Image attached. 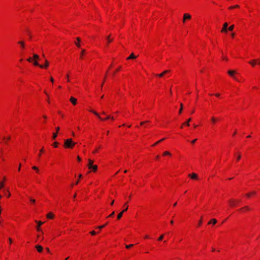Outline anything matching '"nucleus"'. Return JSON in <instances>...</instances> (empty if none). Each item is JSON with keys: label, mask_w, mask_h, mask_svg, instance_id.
<instances>
[{"label": "nucleus", "mask_w": 260, "mask_h": 260, "mask_svg": "<svg viewBox=\"0 0 260 260\" xmlns=\"http://www.w3.org/2000/svg\"><path fill=\"white\" fill-rule=\"evenodd\" d=\"M76 39L79 42L80 41V39L79 38H77Z\"/></svg>", "instance_id": "nucleus-58"}, {"label": "nucleus", "mask_w": 260, "mask_h": 260, "mask_svg": "<svg viewBox=\"0 0 260 260\" xmlns=\"http://www.w3.org/2000/svg\"><path fill=\"white\" fill-rule=\"evenodd\" d=\"M228 26V23L227 22L224 23L223 24V28L221 30V31L222 32H226L227 29H228L227 28Z\"/></svg>", "instance_id": "nucleus-6"}, {"label": "nucleus", "mask_w": 260, "mask_h": 260, "mask_svg": "<svg viewBox=\"0 0 260 260\" xmlns=\"http://www.w3.org/2000/svg\"><path fill=\"white\" fill-rule=\"evenodd\" d=\"M77 159L79 161L81 160V158L79 156L77 157Z\"/></svg>", "instance_id": "nucleus-54"}, {"label": "nucleus", "mask_w": 260, "mask_h": 260, "mask_svg": "<svg viewBox=\"0 0 260 260\" xmlns=\"http://www.w3.org/2000/svg\"><path fill=\"white\" fill-rule=\"evenodd\" d=\"M76 45L77 46V47H80V44H79V43H75Z\"/></svg>", "instance_id": "nucleus-50"}, {"label": "nucleus", "mask_w": 260, "mask_h": 260, "mask_svg": "<svg viewBox=\"0 0 260 260\" xmlns=\"http://www.w3.org/2000/svg\"><path fill=\"white\" fill-rule=\"evenodd\" d=\"M107 223H106V224H104L103 225H101V226H98L96 228L101 230V229L104 228L106 226V225H107Z\"/></svg>", "instance_id": "nucleus-24"}, {"label": "nucleus", "mask_w": 260, "mask_h": 260, "mask_svg": "<svg viewBox=\"0 0 260 260\" xmlns=\"http://www.w3.org/2000/svg\"><path fill=\"white\" fill-rule=\"evenodd\" d=\"M35 222L38 223V226H37V230L38 231H40L41 229L40 228V226L43 224V222L40 221H38L37 220H36Z\"/></svg>", "instance_id": "nucleus-4"}, {"label": "nucleus", "mask_w": 260, "mask_h": 260, "mask_svg": "<svg viewBox=\"0 0 260 260\" xmlns=\"http://www.w3.org/2000/svg\"><path fill=\"white\" fill-rule=\"evenodd\" d=\"M107 41H108V43H110L112 41V40L110 39V37L109 36H108L107 37Z\"/></svg>", "instance_id": "nucleus-40"}, {"label": "nucleus", "mask_w": 260, "mask_h": 260, "mask_svg": "<svg viewBox=\"0 0 260 260\" xmlns=\"http://www.w3.org/2000/svg\"><path fill=\"white\" fill-rule=\"evenodd\" d=\"M58 143L57 142H55L53 144V146L54 147H57V145H58Z\"/></svg>", "instance_id": "nucleus-36"}, {"label": "nucleus", "mask_w": 260, "mask_h": 260, "mask_svg": "<svg viewBox=\"0 0 260 260\" xmlns=\"http://www.w3.org/2000/svg\"><path fill=\"white\" fill-rule=\"evenodd\" d=\"M230 203L232 206H234L235 205V201L234 200H230Z\"/></svg>", "instance_id": "nucleus-25"}, {"label": "nucleus", "mask_w": 260, "mask_h": 260, "mask_svg": "<svg viewBox=\"0 0 260 260\" xmlns=\"http://www.w3.org/2000/svg\"><path fill=\"white\" fill-rule=\"evenodd\" d=\"M219 95H220V94L219 93L215 94V96H217V97H219Z\"/></svg>", "instance_id": "nucleus-57"}, {"label": "nucleus", "mask_w": 260, "mask_h": 260, "mask_svg": "<svg viewBox=\"0 0 260 260\" xmlns=\"http://www.w3.org/2000/svg\"><path fill=\"white\" fill-rule=\"evenodd\" d=\"M183 109V105L182 103L180 104V108L179 110V114H180L182 112V110Z\"/></svg>", "instance_id": "nucleus-23"}, {"label": "nucleus", "mask_w": 260, "mask_h": 260, "mask_svg": "<svg viewBox=\"0 0 260 260\" xmlns=\"http://www.w3.org/2000/svg\"><path fill=\"white\" fill-rule=\"evenodd\" d=\"M240 158H241V155H240V154H239L238 155V156H237V160H240Z\"/></svg>", "instance_id": "nucleus-45"}, {"label": "nucleus", "mask_w": 260, "mask_h": 260, "mask_svg": "<svg viewBox=\"0 0 260 260\" xmlns=\"http://www.w3.org/2000/svg\"><path fill=\"white\" fill-rule=\"evenodd\" d=\"M106 77V75H105V77H104V80H103V83H102V84L101 85V88H102V87L103 86Z\"/></svg>", "instance_id": "nucleus-41"}, {"label": "nucleus", "mask_w": 260, "mask_h": 260, "mask_svg": "<svg viewBox=\"0 0 260 260\" xmlns=\"http://www.w3.org/2000/svg\"><path fill=\"white\" fill-rule=\"evenodd\" d=\"M257 61H258V59H253V60H252L251 61H249L248 62L252 67H254L255 66L256 62H257Z\"/></svg>", "instance_id": "nucleus-5"}, {"label": "nucleus", "mask_w": 260, "mask_h": 260, "mask_svg": "<svg viewBox=\"0 0 260 260\" xmlns=\"http://www.w3.org/2000/svg\"><path fill=\"white\" fill-rule=\"evenodd\" d=\"M4 186V183L2 182H0V190Z\"/></svg>", "instance_id": "nucleus-28"}, {"label": "nucleus", "mask_w": 260, "mask_h": 260, "mask_svg": "<svg viewBox=\"0 0 260 260\" xmlns=\"http://www.w3.org/2000/svg\"><path fill=\"white\" fill-rule=\"evenodd\" d=\"M49 65V63H48V61L46 60H45V65L43 66V68L45 67V68H47Z\"/></svg>", "instance_id": "nucleus-26"}, {"label": "nucleus", "mask_w": 260, "mask_h": 260, "mask_svg": "<svg viewBox=\"0 0 260 260\" xmlns=\"http://www.w3.org/2000/svg\"><path fill=\"white\" fill-rule=\"evenodd\" d=\"M188 176L190 177V178L192 179H197L198 175L196 173H192L191 174H189Z\"/></svg>", "instance_id": "nucleus-8"}, {"label": "nucleus", "mask_w": 260, "mask_h": 260, "mask_svg": "<svg viewBox=\"0 0 260 260\" xmlns=\"http://www.w3.org/2000/svg\"><path fill=\"white\" fill-rule=\"evenodd\" d=\"M50 81H51L52 82H53V78H52V77H51V78H50Z\"/></svg>", "instance_id": "nucleus-60"}, {"label": "nucleus", "mask_w": 260, "mask_h": 260, "mask_svg": "<svg viewBox=\"0 0 260 260\" xmlns=\"http://www.w3.org/2000/svg\"><path fill=\"white\" fill-rule=\"evenodd\" d=\"M211 120H212V122L214 123H215L216 121V118L214 117H212L211 118Z\"/></svg>", "instance_id": "nucleus-29"}, {"label": "nucleus", "mask_w": 260, "mask_h": 260, "mask_svg": "<svg viewBox=\"0 0 260 260\" xmlns=\"http://www.w3.org/2000/svg\"><path fill=\"white\" fill-rule=\"evenodd\" d=\"M70 101L74 105H75L77 104V99L74 97H71L70 98Z\"/></svg>", "instance_id": "nucleus-12"}, {"label": "nucleus", "mask_w": 260, "mask_h": 260, "mask_svg": "<svg viewBox=\"0 0 260 260\" xmlns=\"http://www.w3.org/2000/svg\"><path fill=\"white\" fill-rule=\"evenodd\" d=\"M183 16H185V17H186V16H191V15L190 14H188V13H184L183 14Z\"/></svg>", "instance_id": "nucleus-37"}, {"label": "nucleus", "mask_w": 260, "mask_h": 260, "mask_svg": "<svg viewBox=\"0 0 260 260\" xmlns=\"http://www.w3.org/2000/svg\"><path fill=\"white\" fill-rule=\"evenodd\" d=\"M114 200H113L111 202V205H112L113 204H114Z\"/></svg>", "instance_id": "nucleus-62"}, {"label": "nucleus", "mask_w": 260, "mask_h": 260, "mask_svg": "<svg viewBox=\"0 0 260 260\" xmlns=\"http://www.w3.org/2000/svg\"><path fill=\"white\" fill-rule=\"evenodd\" d=\"M90 234H91L92 235H95V234H96V233H95V231H91V232H90Z\"/></svg>", "instance_id": "nucleus-44"}, {"label": "nucleus", "mask_w": 260, "mask_h": 260, "mask_svg": "<svg viewBox=\"0 0 260 260\" xmlns=\"http://www.w3.org/2000/svg\"><path fill=\"white\" fill-rule=\"evenodd\" d=\"M47 217L48 218L52 219L53 217V214L51 213H49L47 215Z\"/></svg>", "instance_id": "nucleus-17"}, {"label": "nucleus", "mask_w": 260, "mask_h": 260, "mask_svg": "<svg viewBox=\"0 0 260 260\" xmlns=\"http://www.w3.org/2000/svg\"><path fill=\"white\" fill-rule=\"evenodd\" d=\"M250 193H251V195H252V194L254 195L256 194V192H255V191H253L251 192Z\"/></svg>", "instance_id": "nucleus-51"}, {"label": "nucleus", "mask_w": 260, "mask_h": 260, "mask_svg": "<svg viewBox=\"0 0 260 260\" xmlns=\"http://www.w3.org/2000/svg\"><path fill=\"white\" fill-rule=\"evenodd\" d=\"M114 213H114V211H113V212H112V213H111V214H110L108 216V217H110L113 216L114 215Z\"/></svg>", "instance_id": "nucleus-42"}, {"label": "nucleus", "mask_w": 260, "mask_h": 260, "mask_svg": "<svg viewBox=\"0 0 260 260\" xmlns=\"http://www.w3.org/2000/svg\"><path fill=\"white\" fill-rule=\"evenodd\" d=\"M165 139V138H163L160 140H159L158 141H157V142H156L155 144H154L153 145V146H154L155 145H156L157 144H159V143H160L161 142H162V141H164V140Z\"/></svg>", "instance_id": "nucleus-20"}, {"label": "nucleus", "mask_w": 260, "mask_h": 260, "mask_svg": "<svg viewBox=\"0 0 260 260\" xmlns=\"http://www.w3.org/2000/svg\"><path fill=\"white\" fill-rule=\"evenodd\" d=\"M93 160H92L90 159H88V167L89 169H91V167H92L93 166Z\"/></svg>", "instance_id": "nucleus-10"}, {"label": "nucleus", "mask_w": 260, "mask_h": 260, "mask_svg": "<svg viewBox=\"0 0 260 260\" xmlns=\"http://www.w3.org/2000/svg\"><path fill=\"white\" fill-rule=\"evenodd\" d=\"M149 122V121H142L140 123V124L141 125H143L144 123H148Z\"/></svg>", "instance_id": "nucleus-35"}, {"label": "nucleus", "mask_w": 260, "mask_h": 260, "mask_svg": "<svg viewBox=\"0 0 260 260\" xmlns=\"http://www.w3.org/2000/svg\"><path fill=\"white\" fill-rule=\"evenodd\" d=\"M233 29H234V25H233L230 26L229 27V28H228V29H229L230 31H232V30H233Z\"/></svg>", "instance_id": "nucleus-33"}, {"label": "nucleus", "mask_w": 260, "mask_h": 260, "mask_svg": "<svg viewBox=\"0 0 260 260\" xmlns=\"http://www.w3.org/2000/svg\"><path fill=\"white\" fill-rule=\"evenodd\" d=\"M59 130V127H56V133H53V136H52V139H56V138L57 137V132Z\"/></svg>", "instance_id": "nucleus-7"}, {"label": "nucleus", "mask_w": 260, "mask_h": 260, "mask_svg": "<svg viewBox=\"0 0 260 260\" xmlns=\"http://www.w3.org/2000/svg\"><path fill=\"white\" fill-rule=\"evenodd\" d=\"M191 121V118H189L186 122H185L183 123V125H186L187 126H189V122Z\"/></svg>", "instance_id": "nucleus-16"}, {"label": "nucleus", "mask_w": 260, "mask_h": 260, "mask_svg": "<svg viewBox=\"0 0 260 260\" xmlns=\"http://www.w3.org/2000/svg\"><path fill=\"white\" fill-rule=\"evenodd\" d=\"M75 144L72 139H68L64 140L63 146L66 148H72Z\"/></svg>", "instance_id": "nucleus-1"}, {"label": "nucleus", "mask_w": 260, "mask_h": 260, "mask_svg": "<svg viewBox=\"0 0 260 260\" xmlns=\"http://www.w3.org/2000/svg\"><path fill=\"white\" fill-rule=\"evenodd\" d=\"M36 248L39 252H41L42 251L43 247L41 245H37L36 246Z\"/></svg>", "instance_id": "nucleus-13"}, {"label": "nucleus", "mask_w": 260, "mask_h": 260, "mask_svg": "<svg viewBox=\"0 0 260 260\" xmlns=\"http://www.w3.org/2000/svg\"><path fill=\"white\" fill-rule=\"evenodd\" d=\"M10 139H11V137L9 136V137H8L7 138V140H10Z\"/></svg>", "instance_id": "nucleus-64"}, {"label": "nucleus", "mask_w": 260, "mask_h": 260, "mask_svg": "<svg viewBox=\"0 0 260 260\" xmlns=\"http://www.w3.org/2000/svg\"><path fill=\"white\" fill-rule=\"evenodd\" d=\"M32 169H34V170L36 171H37V172H39V169H38V168L37 167H36V166H34V167H32Z\"/></svg>", "instance_id": "nucleus-30"}, {"label": "nucleus", "mask_w": 260, "mask_h": 260, "mask_svg": "<svg viewBox=\"0 0 260 260\" xmlns=\"http://www.w3.org/2000/svg\"><path fill=\"white\" fill-rule=\"evenodd\" d=\"M246 196L247 197H250V196H251V193H247L246 194Z\"/></svg>", "instance_id": "nucleus-55"}, {"label": "nucleus", "mask_w": 260, "mask_h": 260, "mask_svg": "<svg viewBox=\"0 0 260 260\" xmlns=\"http://www.w3.org/2000/svg\"><path fill=\"white\" fill-rule=\"evenodd\" d=\"M202 223V218L200 220L199 222V225H201Z\"/></svg>", "instance_id": "nucleus-48"}, {"label": "nucleus", "mask_w": 260, "mask_h": 260, "mask_svg": "<svg viewBox=\"0 0 260 260\" xmlns=\"http://www.w3.org/2000/svg\"><path fill=\"white\" fill-rule=\"evenodd\" d=\"M137 58V56H135L134 53H131V54L127 58V59H135Z\"/></svg>", "instance_id": "nucleus-14"}, {"label": "nucleus", "mask_w": 260, "mask_h": 260, "mask_svg": "<svg viewBox=\"0 0 260 260\" xmlns=\"http://www.w3.org/2000/svg\"><path fill=\"white\" fill-rule=\"evenodd\" d=\"M20 168H21V164H19V166L18 167V171L20 170Z\"/></svg>", "instance_id": "nucleus-56"}, {"label": "nucleus", "mask_w": 260, "mask_h": 260, "mask_svg": "<svg viewBox=\"0 0 260 260\" xmlns=\"http://www.w3.org/2000/svg\"><path fill=\"white\" fill-rule=\"evenodd\" d=\"M120 70V68H118L113 74V75H114L115 74V73L116 72H117V71H118L119 70Z\"/></svg>", "instance_id": "nucleus-52"}, {"label": "nucleus", "mask_w": 260, "mask_h": 260, "mask_svg": "<svg viewBox=\"0 0 260 260\" xmlns=\"http://www.w3.org/2000/svg\"><path fill=\"white\" fill-rule=\"evenodd\" d=\"M46 249L47 252H49L50 250H49V249L48 248H46Z\"/></svg>", "instance_id": "nucleus-61"}, {"label": "nucleus", "mask_w": 260, "mask_h": 260, "mask_svg": "<svg viewBox=\"0 0 260 260\" xmlns=\"http://www.w3.org/2000/svg\"><path fill=\"white\" fill-rule=\"evenodd\" d=\"M169 72H170V71H169V70H165L162 73L159 74H157V75H156V76H158L159 77H162L165 74L169 73Z\"/></svg>", "instance_id": "nucleus-11"}, {"label": "nucleus", "mask_w": 260, "mask_h": 260, "mask_svg": "<svg viewBox=\"0 0 260 260\" xmlns=\"http://www.w3.org/2000/svg\"><path fill=\"white\" fill-rule=\"evenodd\" d=\"M110 118V116H108L105 119H108Z\"/></svg>", "instance_id": "nucleus-59"}, {"label": "nucleus", "mask_w": 260, "mask_h": 260, "mask_svg": "<svg viewBox=\"0 0 260 260\" xmlns=\"http://www.w3.org/2000/svg\"><path fill=\"white\" fill-rule=\"evenodd\" d=\"M127 209H128V206H126V208L117 215V218L118 219H120L121 218V217H122V216L123 215V213L124 212L126 211Z\"/></svg>", "instance_id": "nucleus-3"}, {"label": "nucleus", "mask_w": 260, "mask_h": 260, "mask_svg": "<svg viewBox=\"0 0 260 260\" xmlns=\"http://www.w3.org/2000/svg\"><path fill=\"white\" fill-rule=\"evenodd\" d=\"M239 6L238 5H235L233 7H230V8L231 9V8H239Z\"/></svg>", "instance_id": "nucleus-49"}, {"label": "nucleus", "mask_w": 260, "mask_h": 260, "mask_svg": "<svg viewBox=\"0 0 260 260\" xmlns=\"http://www.w3.org/2000/svg\"><path fill=\"white\" fill-rule=\"evenodd\" d=\"M91 169H92L93 171L95 172L98 169V166L96 165H93L91 167Z\"/></svg>", "instance_id": "nucleus-18"}, {"label": "nucleus", "mask_w": 260, "mask_h": 260, "mask_svg": "<svg viewBox=\"0 0 260 260\" xmlns=\"http://www.w3.org/2000/svg\"><path fill=\"white\" fill-rule=\"evenodd\" d=\"M98 149H95V151H94L93 152V153H95V152H96L98 151Z\"/></svg>", "instance_id": "nucleus-63"}, {"label": "nucleus", "mask_w": 260, "mask_h": 260, "mask_svg": "<svg viewBox=\"0 0 260 260\" xmlns=\"http://www.w3.org/2000/svg\"><path fill=\"white\" fill-rule=\"evenodd\" d=\"M34 65L35 66H39L40 68H43V65H40L39 64L38 62L37 61H35L34 62Z\"/></svg>", "instance_id": "nucleus-19"}, {"label": "nucleus", "mask_w": 260, "mask_h": 260, "mask_svg": "<svg viewBox=\"0 0 260 260\" xmlns=\"http://www.w3.org/2000/svg\"><path fill=\"white\" fill-rule=\"evenodd\" d=\"M85 50L84 49H82V51H81V58L82 57L84 53H85Z\"/></svg>", "instance_id": "nucleus-32"}, {"label": "nucleus", "mask_w": 260, "mask_h": 260, "mask_svg": "<svg viewBox=\"0 0 260 260\" xmlns=\"http://www.w3.org/2000/svg\"><path fill=\"white\" fill-rule=\"evenodd\" d=\"M191 17H183V22H184L186 20V19H190Z\"/></svg>", "instance_id": "nucleus-39"}, {"label": "nucleus", "mask_w": 260, "mask_h": 260, "mask_svg": "<svg viewBox=\"0 0 260 260\" xmlns=\"http://www.w3.org/2000/svg\"><path fill=\"white\" fill-rule=\"evenodd\" d=\"M30 201L32 203H35V200L34 199H30Z\"/></svg>", "instance_id": "nucleus-46"}, {"label": "nucleus", "mask_w": 260, "mask_h": 260, "mask_svg": "<svg viewBox=\"0 0 260 260\" xmlns=\"http://www.w3.org/2000/svg\"><path fill=\"white\" fill-rule=\"evenodd\" d=\"M197 140V139H194V140H193L191 141V143H192V144H194V143L196 142Z\"/></svg>", "instance_id": "nucleus-53"}, {"label": "nucleus", "mask_w": 260, "mask_h": 260, "mask_svg": "<svg viewBox=\"0 0 260 260\" xmlns=\"http://www.w3.org/2000/svg\"><path fill=\"white\" fill-rule=\"evenodd\" d=\"M18 44H20L22 48L24 47V43L23 41L18 42Z\"/></svg>", "instance_id": "nucleus-21"}, {"label": "nucleus", "mask_w": 260, "mask_h": 260, "mask_svg": "<svg viewBox=\"0 0 260 260\" xmlns=\"http://www.w3.org/2000/svg\"><path fill=\"white\" fill-rule=\"evenodd\" d=\"M246 209V210H250V208H249V207H248V206H245V207H243V208H242L240 209V210H243V209Z\"/></svg>", "instance_id": "nucleus-31"}, {"label": "nucleus", "mask_w": 260, "mask_h": 260, "mask_svg": "<svg viewBox=\"0 0 260 260\" xmlns=\"http://www.w3.org/2000/svg\"><path fill=\"white\" fill-rule=\"evenodd\" d=\"M7 192H8L7 197H8V198H9V197L11 196V193H10V192L9 191V190H7Z\"/></svg>", "instance_id": "nucleus-47"}, {"label": "nucleus", "mask_w": 260, "mask_h": 260, "mask_svg": "<svg viewBox=\"0 0 260 260\" xmlns=\"http://www.w3.org/2000/svg\"><path fill=\"white\" fill-rule=\"evenodd\" d=\"M33 58L35 59H37L39 58V56L38 55H37L36 54H34V55H33Z\"/></svg>", "instance_id": "nucleus-22"}, {"label": "nucleus", "mask_w": 260, "mask_h": 260, "mask_svg": "<svg viewBox=\"0 0 260 260\" xmlns=\"http://www.w3.org/2000/svg\"><path fill=\"white\" fill-rule=\"evenodd\" d=\"M164 155H171V154L170 153V152H169V151H165L164 154H163Z\"/></svg>", "instance_id": "nucleus-27"}, {"label": "nucleus", "mask_w": 260, "mask_h": 260, "mask_svg": "<svg viewBox=\"0 0 260 260\" xmlns=\"http://www.w3.org/2000/svg\"><path fill=\"white\" fill-rule=\"evenodd\" d=\"M134 246L133 244H129V245H126L125 247L126 248H129L130 247H132Z\"/></svg>", "instance_id": "nucleus-38"}, {"label": "nucleus", "mask_w": 260, "mask_h": 260, "mask_svg": "<svg viewBox=\"0 0 260 260\" xmlns=\"http://www.w3.org/2000/svg\"><path fill=\"white\" fill-rule=\"evenodd\" d=\"M164 238V235H161L158 239L159 241H161Z\"/></svg>", "instance_id": "nucleus-34"}, {"label": "nucleus", "mask_w": 260, "mask_h": 260, "mask_svg": "<svg viewBox=\"0 0 260 260\" xmlns=\"http://www.w3.org/2000/svg\"><path fill=\"white\" fill-rule=\"evenodd\" d=\"M217 223V220L215 218L212 219L209 222L208 224H215Z\"/></svg>", "instance_id": "nucleus-15"}, {"label": "nucleus", "mask_w": 260, "mask_h": 260, "mask_svg": "<svg viewBox=\"0 0 260 260\" xmlns=\"http://www.w3.org/2000/svg\"><path fill=\"white\" fill-rule=\"evenodd\" d=\"M235 73H236V72L235 71H232V70H229L228 72V73L229 74L230 76L232 77L235 80L238 81V79L234 75V74Z\"/></svg>", "instance_id": "nucleus-2"}, {"label": "nucleus", "mask_w": 260, "mask_h": 260, "mask_svg": "<svg viewBox=\"0 0 260 260\" xmlns=\"http://www.w3.org/2000/svg\"><path fill=\"white\" fill-rule=\"evenodd\" d=\"M90 111L92 113H93L94 114H95L100 119H101V120H104V119H103L100 115L99 114L95 111H93V110H90Z\"/></svg>", "instance_id": "nucleus-9"}, {"label": "nucleus", "mask_w": 260, "mask_h": 260, "mask_svg": "<svg viewBox=\"0 0 260 260\" xmlns=\"http://www.w3.org/2000/svg\"><path fill=\"white\" fill-rule=\"evenodd\" d=\"M27 60L29 62H31L32 61V58L31 57L28 58Z\"/></svg>", "instance_id": "nucleus-43"}]
</instances>
